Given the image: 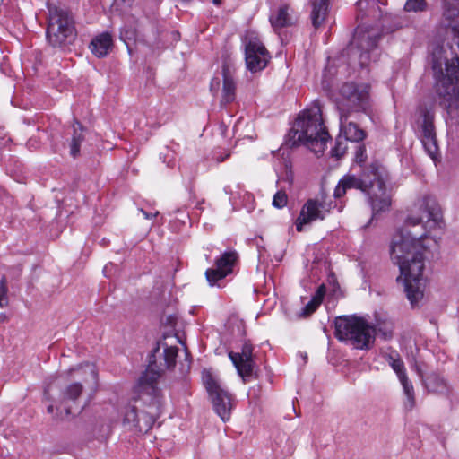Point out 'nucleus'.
Masks as SVG:
<instances>
[{"instance_id":"nucleus-1","label":"nucleus","mask_w":459,"mask_h":459,"mask_svg":"<svg viewBox=\"0 0 459 459\" xmlns=\"http://www.w3.org/2000/svg\"><path fill=\"white\" fill-rule=\"evenodd\" d=\"M441 222L440 207L436 200L424 196L418 200L403 226L394 236L391 245L392 260L399 265L404 290L411 306L423 298L425 281L424 260L439 253V239L432 234Z\"/></svg>"},{"instance_id":"nucleus-2","label":"nucleus","mask_w":459,"mask_h":459,"mask_svg":"<svg viewBox=\"0 0 459 459\" xmlns=\"http://www.w3.org/2000/svg\"><path fill=\"white\" fill-rule=\"evenodd\" d=\"M389 175L377 164L372 163L359 175H344L334 189L335 198H341L350 189H358L367 195L375 215L387 211L392 204L391 188L388 187Z\"/></svg>"},{"instance_id":"nucleus-3","label":"nucleus","mask_w":459,"mask_h":459,"mask_svg":"<svg viewBox=\"0 0 459 459\" xmlns=\"http://www.w3.org/2000/svg\"><path fill=\"white\" fill-rule=\"evenodd\" d=\"M287 137L290 147L302 144L316 155H322L330 135L324 126L320 107L314 105L300 112Z\"/></svg>"},{"instance_id":"nucleus-4","label":"nucleus","mask_w":459,"mask_h":459,"mask_svg":"<svg viewBox=\"0 0 459 459\" xmlns=\"http://www.w3.org/2000/svg\"><path fill=\"white\" fill-rule=\"evenodd\" d=\"M392 323L378 324L376 328L369 325L363 318L357 316H340L335 320V336L340 341H350L356 349H368L375 334L385 340L393 337Z\"/></svg>"},{"instance_id":"nucleus-5","label":"nucleus","mask_w":459,"mask_h":459,"mask_svg":"<svg viewBox=\"0 0 459 459\" xmlns=\"http://www.w3.org/2000/svg\"><path fill=\"white\" fill-rule=\"evenodd\" d=\"M336 105L339 114H342V120L344 121L345 115L367 112L370 105L369 85L353 82L342 84Z\"/></svg>"},{"instance_id":"nucleus-6","label":"nucleus","mask_w":459,"mask_h":459,"mask_svg":"<svg viewBox=\"0 0 459 459\" xmlns=\"http://www.w3.org/2000/svg\"><path fill=\"white\" fill-rule=\"evenodd\" d=\"M380 36L363 31L359 27L355 30L350 50L359 59L361 67H367L378 56L377 42Z\"/></svg>"},{"instance_id":"nucleus-7","label":"nucleus","mask_w":459,"mask_h":459,"mask_svg":"<svg viewBox=\"0 0 459 459\" xmlns=\"http://www.w3.org/2000/svg\"><path fill=\"white\" fill-rule=\"evenodd\" d=\"M205 385L215 412L223 421L229 420L232 408L230 394L223 389L211 376H208L205 379Z\"/></svg>"},{"instance_id":"nucleus-8","label":"nucleus","mask_w":459,"mask_h":459,"mask_svg":"<svg viewBox=\"0 0 459 459\" xmlns=\"http://www.w3.org/2000/svg\"><path fill=\"white\" fill-rule=\"evenodd\" d=\"M269 52L256 36H250L245 47L247 68L255 73L264 69L270 60Z\"/></svg>"},{"instance_id":"nucleus-9","label":"nucleus","mask_w":459,"mask_h":459,"mask_svg":"<svg viewBox=\"0 0 459 459\" xmlns=\"http://www.w3.org/2000/svg\"><path fill=\"white\" fill-rule=\"evenodd\" d=\"M238 261V254L237 251L230 249L223 252L215 260V268H209L205 272V277L209 285L215 286L219 281L231 274Z\"/></svg>"},{"instance_id":"nucleus-10","label":"nucleus","mask_w":459,"mask_h":459,"mask_svg":"<svg viewBox=\"0 0 459 459\" xmlns=\"http://www.w3.org/2000/svg\"><path fill=\"white\" fill-rule=\"evenodd\" d=\"M161 412V402L155 397L140 415L137 413V408L134 405L128 404L125 407L123 420L124 423H134L135 425H139L141 420H143L145 428L149 429L153 426Z\"/></svg>"},{"instance_id":"nucleus-11","label":"nucleus","mask_w":459,"mask_h":459,"mask_svg":"<svg viewBox=\"0 0 459 459\" xmlns=\"http://www.w3.org/2000/svg\"><path fill=\"white\" fill-rule=\"evenodd\" d=\"M330 212V208L324 202L315 199L307 200L302 206L299 215L298 216L295 226L299 232L303 230L305 225L309 224L317 220H324Z\"/></svg>"},{"instance_id":"nucleus-12","label":"nucleus","mask_w":459,"mask_h":459,"mask_svg":"<svg viewBox=\"0 0 459 459\" xmlns=\"http://www.w3.org/2000/svg\"><path fill=\"white\" fill-rule=\"evenodd\" d=\"M421 124L420 140L428 155L436 162L439 159V148L437 142L434 115L429 111L423 113Z\"/></svg>"},{"instance_id":"nucleus-13","label":"nucleus","mask_w":459,"mask_h":459,"mask_svg":"<svg viewBox=\"0 0 459 459\" xmlns=\"http://www.w3.org/2000/svg\"><path fill=\"white\" fill-rule=\"evenodd\" d=\"M229 357L243 381H248L254 375L255 368L252 345L248 342H245L240 352L230 351Z\"/></svg>"},{"instance_id":"nucleus-14","label":"nucleus","mask_w":459,"mask_h":459,"mask_svg":"<svg viewBox=\"0 0 459 459\" xmlns=\"http://www.w3.org/2000/svg\"><path fill=\"white\" fill-rule=\"evenodd\" d=\"M77 37L75 21L68 10H59V45H71Z\"/></svg>"},{"instance_id":"nucleus-15","label":"nucleus","mask_w":459,"mask_h":459,"mask_svg":"<svg viewBox=\"0 0 459 459\" xmlns=\"http://www.w3.org/2000/svg\"><path fill=\"white\" fill-rule=\"evenodd\" d=\"M160 377V373L152 368L151 366L141 375L138 379L136 389L140 394H147L151 397V403L153 398L160 401L157 394L156 382Z\"/></svg>"},{"instance_id":"nucleus-16","label":"nucleus","mask_w":459,"mask_h":459,"mask_svg":"<svg viewBox=\"0 0 459 459\" xmlns=\"http://www.w3.org/2000/svg\"><path fill=\"white\" fill-rule=\"evenodd\" d=\"M82 392V385L80 383H73L65 389L62 400V406L67 416L80 413L83 406L76 403V399Z\"/></svg>"},{"instance_id":"nucleus-17","label":"nucleus","mask_w":459,"mask_h":459,"mask_svg":"<svg viewBox=\"0 0 459 459\" xmlns=\"http://www.w3.org/2000/svg\"><path fill=\"white\" fill-rule=\"evenodd\" d=\"M222 93L221 105L232 103L236 99L237 84L233 74V70L228 64L222 65Z\"/></svg>"},{"instance_id":"nucleus-18","label":"nucleus","mask_w":459,"mask_h":459,"mask_svg":"<svg viewBox=\"0 0 459 459\" xmlns=\"http://www.w3.org/2000/svg\"><path fill=\"white\" fill-rule=\"evenodd\" d=\"M351 115H345V121L342 120V114H339L340 120V131L341 134H343L345 140L351 142H360L366 137L364 130L360 129L358 125L349 118Z\"/></svg>"},{"instance_id":"nucleus-19","label":"nucleus","mask_w":459,"mask_h":459,"mask_svg":"<svg viewBox=\"0 0 459 459\" xmlns=\"http://www.w3.org/2000/svg\"><path fill=\"white\" fill-rule=\"evenodd\" d=\"M269 20L273 30L276 32L281 29L291 26L294 23V19L290 13V7L288 4H283L276 11L273 12Z\"/></svg>"},{"instance_id":"nucleus-20","label":"nucleus","mask_w":459,"mask_h":459,"mask_svg":"<svg viewBox=\"0 0 459 459\" xmlns=\"http://www.w3.org/2000/svg\"><path fill=\"white\" fill-rule=\"evenodd\" d=\"M113 46V38L110 33L103 32L94 37L90 44L92 54L99 57H104Z\"/></svg>"},{"instance_id":"nucleus-21","label":"nucleus","mask_w":459,"mask_h":459,"mask_svg":"<svg viewBox=\"0 0 459 459\" xmlns=\"http://www.w3.org/2000/svg\"><path fill=\"white\" fill-rule=\"evenodd\" d=\"M380 0H359L357 6L359 10L358 18L370 17L374 20L383 18L384 11L379 6Z\"/></svg>"},{"instance_id":"nucleus-22","label":"nucleus","mask_w":459,"mask_h":459,"mask_svg":"<svg viewBox=\"0 0 459 459\" xmlns=\"http://www.w3.org/2000/svg\"><path fill=\"white\" fill-rule=\"evenodd\" d=\"M329 8V0H311L310 18L315 28H318L325 22Z\"/></svg>"},{"instance_id":"nucleus-23","label":"nucleus","mask_w":459,"mask_h":459,"mask_svg":"<svg viewBox=\"0 0 459 459\" xmlns=\"http://www.w3.org/2000/svg\"><path fill=\"white\" fill-rule=\"evenodd\" d=\"M423 385L429 392L446 394L448 385L446 381L437 373L432 372L422 378Z\"/></svg>"},{"instance_id":"nucleus-24","label":"nucleus","mask_w":459,"mask_h":459,"mask_svg":"<svg viewBox=\"0 0 459 459\" xmlns=\"http://www.w3.org/2000/svg\"><path fill=\"white\" fill-rule=\"evenodd\" d=\"M77 371L85 376V384L88 385L89 388L92 392H95L98 385V372L95 365L91 363H85L81 365Z\"/></svg>"},{"instance_id":"nucleus-25","label":"nucleus","mask_w":459,"mask_h":459,"mask_svg":"<svg viewBox=\"0 0 459 459\" xmlns=\"http://www.w3.org/2000/svg\"><path fill=\"white\" fill-rule=\"evenodd\" d=\"M84 141L82 134V126L79 122L74 124V134L69 143V154L72 158L76 159L80 154L81 143Z\"/></svg>"},{"instance_id":"nucleus-26","label":"nucleus","mask_w":459,"mask_h":459,"mask_svg":"<svg viewBox=\"0 0 459 459\" xmlns=\"http://www.w3.org/2000/svg\"><path fill=\"white\" fill-rule=\"evenodd\" d=\"M400 383L403 385V393L407 397V404L410 408H412L415 403V394L414 389L411 382L409 380L407 375L403 376L402 378L399 379Z\"/></svg>"},{"instance_id":"nucleus-27","label":"nucleus","mask_w":459,"mask_h":459,"mask_svg":"<svg viewBox=\"0 0 459 459\" xmlns=\"http://www.w3.org/2000/svg\"><path fill=\"white\" fill-rule=\"evenodd\" d=\"M428 8L426 0H407L403 6V10L408 13H420L424 12Z\"/></svg>"},{"instance_id":"nucleus-28","label":"nucleus","mask_w":459,"mask_h":459,"mask_svg":"<svg viewBox=\"0 0 459 459\" xmlns=\"http://www.w3.org/2000/svg\"><path fill=\"white\" fill-rule=\"evenodd\" d=\"M164 361L167 368L175 366L176 358L178 356V348L175 346H166L163 351Z\"/></svg>"},{"instance_id":"nucleus-29","label":"nucleus","mask_w":459,"mask_h":459,"mask_svg":"<svg viewBox=\"0 0 459 459\" xmlns=\"http://www.w3.org/2000/svg\"><path fill=\"white\" fill-rule=\"evenodd\" d=\"M347 141L345 138H342L340 134L336 138L335 145L331 150L332 156L335 157L336 159H340L342 156L344 155L347 150Z\"/></svg>"},{"instance_id":"nucleus-30","label":"nucleus","mask_w":459,"mask_h":459,"mask_svg":"<svg viewBox=\"0 0 459 459\" xmlns=\"http://www.w3.org/2000/svg\"><path fill=\"white\" fill-rule=\"evenodd\" d=\"M46 38L48 42L56 47L57 44V29L55 26L54 18H51L46 30Z\"/></svg>"},{"instance_id":"nucleus-31","label":"nucleus","mask_w":459,"mask_h":459,"mask_svg":"<svg viewBox=\"0 0 459 459\" xmlns=\"http://www.w3.org/2000/svg\"><path fill=\"white\" fill-rule=\"evenodd\" d=\"M134 0H114L112 7L115 12H117L120 15L127 13L132 5Z\"/></svg>"},{"instance_id":"nucleus-32","label":"nucleus","mask_w":459,"mask_h":459,"mask_svg":"<svg viewBox=\"0 0 459 459\" xmlns=\"http://www.w3.org/2000/svg\"><path fill=\"white\" fill-rule=\"evenodd\" d=\"M288 195L284 191H278L273 197V205L275 208L281 209L287 205Z\"/></svg>"},{"instance_id":"nucleus-33","label":"nucleus","mask_w":459,"mask_h":459,"mask_svg":"<svg viewBox=\"0 0 459 459\" xmlns=\"http://www.w3.org/2000/svg\"><path fill=\"white\" fill-rule=\"evenodd\" d=\"M8 288L7 281L4 277H3L0 281V307H4L8 305Z\"/></svg>"},{"instance_id":"nucleus-34","label":"nucleus","mask_w":459,"mask_h":459,"mask_svg":"<svg viewBox=\"0 0 459 459\" xmlns=\"http://www.w3.org/2000/svg\"><path fill=\"white\" fill-rule=\"evenodd\" d=\"M224 192H225V194L230 195V203L232 205V210L236 211V210L239 209L237 199L241 196V193L234 192V190L232 189V187L230 186H224Z\"/></svg>"},{"instance_id":"nucleus-35","label":"nucleus","mask_w":459,"mask_h":459,"mask_svg":"<svg viewBox=\"0 0 459 459\" xmlns=\"http://www.w3.org/2000/svg\"><path fill=\"white\" fill-rule=\"evenodd\" d=\"M390 367L396 373L399 379L402 378L403 376H406L404 363L401 358H396V361L391 364Z\"/></svg>"},{"instance_id":"nucleus-36","label":"nucleus","mask_w":459,"mask_h":459,"mask_svg":"<svg viewBox=\"0 0 459 459\" xmlns=\"http://www.w3.org/2000/svg\"><path fill=\"white\" fill-rule=\"evenodd\" d=\"M320 303L312 298V299L303 307L301 315L303 316H310L316 311Z\"/></svg>"},{"instance_id":"nucleus-37","label":"nucleus","mask_w":459,"mask_h":459,"mask_svg":"<svg viewBox=\"0 0 459 459\" xmlns=\"http://www.w3.org/2000/svg\"><path fill=\"white\" fill-rule=\"evenodd\" d=\"M354 157L355 161L359 164H361L366 160L367 154L366 148L364 145L360 144L356 147Z\"/></svg>"},{"instance_id":"nucleus-38","label":"nucleus","mask_w":459,"mask_h":459,"mask_svg":"<svg viewBox=\"0 0 459 459\" xmlns=\"http://www.w3.org/2000/svg\"><path fill=\"white\" fill-rule=\"evenodd\" d=\"M325 292H326V288H325V284H321L317 288L315 295L312 298L321 304V302L325 295Z\"/></svg>"},{"instance_id":"nucleus-39","label":"nucleus","mask_w":459,"mask_h":459,"mask_svg":"<svg viewBox=\"0 0 459 459\" xmlns=\"http://www.w3.org/2000/svg\"><path fill=\"white\" fill-rule=\"evenodd\" d=\"M385 361L391 365L396 361V358H401L400 355L396 351H391L390 353H385L384 355Z\"/></svg>"},{"instance_id":"nucleus-40","label":"nucleus","mask_w":459,"mask_h":459,"mask_svg":"<svg viewBox=\"0 0 459 459\" xmlns=\"http://www.w3.org/2000/svg\"><path fill=\"white\" fill-rule=\"evenodd\" d=\"M54 385H55V380L53 382L46 384V386L44 388V398L46 400H50L51 399L50 392L53 389V387H55Z\"/></svg>"},{"instance_id":"nucleus-41","label":"nucleus","mask_w":459,"mask_h":459,"mask_svg":"<svg viewBox=\"0 0 459 459\" xmlns=\"http://www.w3.org/2000/svg\"><path fill=\"white\" fill-rule=\"evenodd\" d=\"M219 84H220L219 79H217V78L212 79L211 82V90H212L215 86L219 87Z\"/></svg>"},{"instance_id":"nucleus-42","label":"nucleus","mask_w":459,"mask_h":459,"mask_svg":"<svg viewBox=\"0 0 459 459\" xmlns=\"http://www.w3.org/2000/svg\"><path fill=\"white\" fill-rule=\"evenodd\" d=\"M142 212H143L144 217L147 218V219L152 218L153 216H156L158 214V212H156L154 214L148 213V212H144L143 210H142Z\"/></svg>"},{"instance_id":"nucleus-43","label":"nucleus","mask_w":459,"mask_h":459,"mask_svg":"<svg viewBox=\"0 0 459 459\" xmlns=\"http://www.w3.org/2000/svg\"><path fill=\"white\" fill-rule=\"evenodd\" d=\"M47 411H48V412L52 413L54 411V405L53 404H48L47 406Z\"/></svg>"},{"instance_id":"nucleus-44","label":"nucleus","mask_w":459,"mask_h":459,"mask_svg":"<svg viewBox=\"0 0 459 459\" xmlns=\"http://www.w3.org/2000/svg\"><path fill=\"white\" fill-rule=\"evenodd\" d=\"M244 197H245V198H247V200H249V199H251V198H252V195H251L249 193L246 192V193L244 194Z\"/></svg>"},{"instance_id":"nucleus-45","label":"nucleus","mask_w":459,"mask_h":459,"mask_svg":"<svg viewBox=\"0 0 459 459\" xmlns=\"http://www.w3.org/2000/svg\"><path fill=\"white\" fill-rule=\"evenodd\" d=\"M212 3H213L214 4L219 5V4H221V0H212Z\"/></svg>"}]
</instances>
